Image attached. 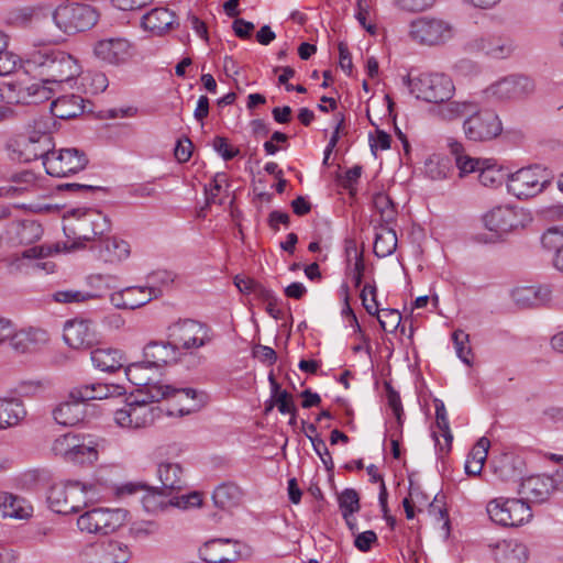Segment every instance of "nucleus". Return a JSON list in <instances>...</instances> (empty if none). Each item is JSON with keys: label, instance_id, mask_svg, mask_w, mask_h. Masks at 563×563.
I'll use <instances>...</instances> for the list:
<instances>
[{"label": "nucleus", "instance_id": "obj_51", "mask_svg": "<svg viewBox=\"0 0 563 563\" xmlns=\"http://www.w3.org/2000/svg\"><path fill=\"white\" fill-rule=\"evenodd\" d=\"M424 172L433 180L444 179L450 172V162L448 158L430 157L426 161Z\"/></svg>", "mask_w": 563, "mask_h": 563}, {"label": "nucleus", "instance_id": "obj_60", "mask_svg": "<svg viewBox=\"0 0 563 563\" xmlns=\"http://www.w3.org/2000/svg\"><path fill=\"white\" fill-rule=\"evenodd\" d=\"M228 181L224 173H218L214 175L212 183L209 188H205L206 202L207 205L216 203L217 197L222 188V185Z\"/></svg>", "mask_w": 563, "mask_h": 563}, {"label": "nucleus", "instance_id": "obj_32", "mask_svg": "<svg viewBox=\"0 0 563 563\" xmlns=\"http://www.w3.org/2000/svg\"><path fill=\"white\" fill-rule=\"evenodd\" d=\"M51 84L52 82H43L40 78L36 82H32L25 86L20 85L16 102L24 104H36L49 100L54 92L53 88L47 86Z\"/></svg>", "mask_w": 563, "mask_h": 563}, {"label": "nucleus", "instance_id": "obj_5", "mask_svg": "<svg viewBox=\"0 0 563 563\" xmlns=\"http://www.w3.org/2000/svg\"><path fill=\"white\" fill-rule=\"evenodd\" d=\"M53 20L62 31L71 34L91 29L98 21V13L85 3H67L55 9Z\"/></svg>", "mask_w": 563, "mask_h": 563}, {"label": "nucleus", "instance_id": "obj_13", "mask_svg": "<svg viewBox=\"0 0 563 563\" xmlns=\"http://www.w3.org/2000/svg\"><path fill=\"white\" fill-rule=\"evenodd\" d=\"M527 216L522 209L510 205L496 206L483 217L485 228L497 234H504L523 228Z\"/></svg>", "mask_w": 563, "mask_h": 563}, {"label": "nucleus", "instance_id": "obj_30", "mask_svg": "<svg viewBox=\"0 0 563 563\" xmlns=\"http://www.w3.org/2000/svg\"><path fill=\"white\" fill-rule=\"evenodd\" d=\"M157 476L168 493L181 490L186 487L184 471L179 463L163 462L157 467Z\"/></svg>", "mask_w": 563, "mask_h": 563}, {"label": "nucleus", "instance_id": "obj_57", "mask_svg": "<svg viewBox=\"0 0 563 563\" xmlns=\"http://www.w3.org/2000/svg\"><path fill=\"white\" fill-rule=\"evenodd\" d=\"M479 183L485 187H497L501 185L503 175L494 166L483 165L478 175Z\"/></svg>", "mask_w": 563, "mask_h": 563}, {"label": "nucleus", "instance_id": "obj_20", "mask_svg": "<svg viewBox=\"0 0 563 563\" xmlns=\"http://www.w3.org/2000/svg\"><path fill=\"white\" fill-rule=\"evenodd\" d=\"M64 340L73 349H89L97 341L96 330L90 320L74 319L64 325Z\"/></svg>", "mask_w": 563, "mask_h": 563}, {"label": "nucleus", "instance_id": "obj_10", "mask_svg": "<svg viewBox=\"0 0 563 563\" xmlns=\"http://www.w3.org/2000/svg\"><path fill=\"white\" fill-rule=\"evenodd\" d=\"M545 170L540 166H529L511 174L507 181V189L519 199H527L541 192L547 184Z\"/></svg>", "mask_w": 563, "mask_h": 563}, {"label": "nucleus", "instance_id": "obj_53", "mask_svg": "<svg viewBox=\"0 0 563 563\" xmlns=\"http://www.w3.org/2000/svg\"><path fill=\"white\" fill-rule=\"evenodd\" d=\"M0 509L4 516L23 518V508L21 507V499L7 492H0Z\"/></svg>", "mask_w": 563, "mask_h": 563}, {"label": "nucleus", "instance_id": "obj_17", "mask_svg": "<svg viewBox=\"0 0 563 563\" xmlns=\"http://www.w3.org/2000/svg\"><path fill=\"white\" fill-rule=\"evenodd\" d=\"M377 289L375 285L366 284L361 294L362 305L371 316H376L380 328L386 332H394L401 322V314L395 309H378Z\"/></svg>", "mask_w": 563, "mask_h": 563}, {"label": "nucleus", "instance_id": "obj_25", "mask_svg": "<svg viewBox=\"0 0 563 563\" xmlns=\"http://www.w3.org/2000/svg\"><path fill=\"white\" fill-rule=\"evenodd\" d=\"M55 421L65 427H73L86 417V402L80 399H71L60 402L54 410Z\"/></svg>", "mask_w": 563, "mask_h": 563}, {"label": "nucleus", "instance_id": "obj_58", "mask_svg": "<svg viewBox=\"0 0 563 563\" xmlns=\"http://www.w3.org/2000/svg\"><path fill=\"white\" fill-rule=\"evenodd\" d=\"M308 439L311 441L314 452L321 459L323 465L328 471H331L334 467V463L332 456L325 445V442L319 435H310L308 434Z\"/></svg>", "mask_w": 563, "mask_h": 563}, {"label": "nucleus", "instance_id": "obj_34", "mask_svg": "<svg viewBox=\"0 0 563 563\" xmlns=\"http://www.w3.org/2000/svg\"><path fill=\"white\" fill-rule=\"evenodd\" d=\"M92 364L102 372L113 373L124 365V358L119 350L111 347L96 349L91 352Z\"/></svg>", "mask_w": 563, "mask_h": 563}, {"label": "nucleus", "instance_id": "obj_56", "mask_svg": "<svg viewBox=\"0 0 563 563\" xmlns=\"http://www.w3.org/2000/svg\"><path fill=\"white\" fill-rule=\"evenodd\" d=\"M435 420L438 428L442 431V435L445 439L448 450L451 448L452 434L450 431L449 420L446 417V410L442 401H435Z\"/></svg>", "mask_w": 563, "mask_h": 563}, {"label": "nucleus", "instance_id": "obj_47", "mask_svg": "<svg viewBox=\"0 0 563 563\" xmlns=\"http://www.w3.org/2000/svg\"><path fill=\"white\" fill-rule=\"evenodd\" d=\"M18 56L9 51V37L0 31V76H7L14 71Z\"/></svg>", "mask_w": 563, "mask_h": 563}, {"label": "nucleus", "instance_id": "obj_22", "mask_svg": "<svg viewBox=\"0 0 563 563\" xmlns=\"http://www.w3.org/2000/svg\"><path fill=\"white\" fill-rule=\"evenodd\" d=\"M95 54L106 63L118 65L129 58L130 43L121 37L101 40L95 46Z\"/></svg>", "mask_w": 563, "mask_h": 563}, {"label": "nucleus", "instance_id": "obj_38", "mask_svg": "<svg viewBox=\"0 0 563 563\" xmlns=\"http://www.w3.org/2000/svg\"><path fill=\"white\" fill-rule=\"evenodd\" d=\"M473 45L476 49L494 58H504L508 56L511 51L507 40L495 35L476 38Z\"/></svg>", "mask_w": 563, "mask_h": 563}, {"label": "nucleus", "instance_id": "obj_62", "mask_svg": "<svg viewBox=\"0 0 563 563\" xmlns=\"http://www.w3.org/2000/svg\"><path fill=\"white\" fill-rule=\"evenodd\" d=\"M192 142L189 137L184 136L179 139L176 143L174 155L178 163H186L190 159L192 155Z\"/></svg>", "mask_w": 563, "mask_h": 563}, {"label": "nucleus", "instance_id": "obj_63", "mask_svg": "<svg viewBox=\"0 0 563 563\" xmlns=\"http://www.w3.org/2000/svg\"><path fill=\"white\" fill-rule=\"evenodd\" d=\"M212 145L214 151L219 153L224 161H230L240 153L238 148L230 147L228 140L223 136H216Z\"/></svg>", "mask_w": 563, "mask_h": 563}, {"label": "nucleus", "instance_id": "obj_24", "mask_svg": "<svg viewBox=\"0 0 563 563\" xmlns=\"http://www.w3.org/2000/svg\"><path fill=\"white\" fill-rule=\"evenodd\" d=\"M178 352L167 338L166 341H151L144 347V361L150 367H157L177 361Z\"/></svg>", "mask_w": 563, "mask_h": 563}, {"label": "nucleus", "instance_id": "obj_31", "mask_svg": "<svg viewBox=\"0 0 563 563\" xmlns=\"http://www.w3.org/2000/svg\"><path fill=\"white\" fill-rule=\"evenodd\" d=\"M244 493L239 485L232 482L219 485L212 495L216 507L230 510L241 505Z\"/></svg>", "mask_w": 563, "mask_h": 563}, {"label": "nucleus", "instance_id": "obj_43", "mask_svg": "<svg viewBox=\"0 0 563 563\" xmlns=\"http://www.w3.org/2000/svg\"><path fill=\"white\" fill-rule=\"evenodd\" d=\"M475 106L473 101H444L438 107L437 113L443 120L452 121L464 115L468 117Z\"/></svg>", "mask_w": 563, "mask_h": 563}, {"label": "nucleus", "instance_id": "obj_9", "mask_svg": "<svg viewBox=\"0 0 563 563\" xmlns=\"http://www.w3.org/2000/svg\"><path fill=\"white\" fill-rule=\"evenodd\" d=\"M49 508L62 515L78 512L87 504L85 487L78 482L55 484L47 495Z\"/></svg>", "mask_w": 563, "mask_h": 563}, {"label": "nucleus", "instance_id": "obj_42", "mask_svg": "<svg viewBox=\"0 0 563 563\" xmlns=\"http://www.w3.org/2000/svg\"><path fill=\"white\" fill-rule=\"evenodd\" d=\"M544 249L553 250V266L563 273V229H550L541 238Z\"/></svg>", "mask_w": 563, "mask_h": 563}, {"label": "nucleus", "instance_id": "obj_33", "mask_svg": "<svg viewBox=\"0 0 563 563\" xmlns=\"http://www.w3.org/2000/svg\"><path fill=\"white\" fill-rule=\"evenodd\" d=\"M175 22V13L166 8H155L142 19L143 26L156 34H163L168 31Z\"/></svg>", "mask_w": 563, "mask_h": 563}, {"label": "nucleus", "instance_id": "obj_59", "mask_svg": "<svg viewBox=\"0 0 563 563\" xmlns=\"http://www.w3.org/2000/svg\"><path fill=\"white\" fill-rule=\"evenodd\" d=\"M387 395L388 405L391 408L394 415L396 416L397 423L399 428L402 426L401 415H402V405L400 400L399 394L391 387L390 383L384 384Z\"/></svg>", "mask_w": 563, "mask_h": 563}, {"label": "nucleus", "instance_id": "obj_28", "mask_svg": "<svg viewBox=\"0 0 563 563\" xmlns=\"http://www.w3.org/2000/svg\"><path fill=\"white\" fill-rule=\"evenodd\" d=\"M85 111L84 99L77 95H66L51 103V112L63 120L74 119Z\"/></svg>", "mask_w": 563, "mask_h": 563}, {"label": "nucleus", "instance_id": "obj_49", "mask_svg": "<svg viewBox=\"0 0 563 563\" xmlns=\"http://www.w3.org/2000/svg\"><path fill=\"white\" fill-rule=\"evenodd\" d=\"M373 203L377 212L380 214V220L386 225L396 219V208L390 197L386 194L378 192L373 198Z\"/></svg>", "mask_w": 563, "mask_h": 563}, {"label": "nucleus", "instance_id": "obj_50", "mask_svg": "<svg viewBox=\"0 0 563 563\" xmlns=\"http://www.w3.org/2000/svg\"><path fill=\"white\" fill-rule=\"evenodd\" d=\"M98 460V451L96 445L91 442L84 443L82 439L79 441V448L75 449L68 462L77 463L80 465H92Z\"/></svg>", "mask_w": 563, "mask_h": 563}, {"label": "nucleus", "instance_id": "obj_44", "mask_svg": "<svg viewBox=\"0 0 563 563\" xmlns=\"http://www.w3.org/2000/svg\"><path fill=\"white\" fill-rule=\"evenodd\" d=\"M230 544L231 541L228 539H218L207 542L205 548L206 551L210 552V558L206 560L211 563H225L234 561L238 556V553L235 551L230 552L227 550Z\"/></svg>", "mask_w": 563, "mask_h": 563}, {"label": "nucleus", "instance_id": "obj_61", "mask_svg": "<svg viewBox=\"0 0 563 563\" xmlns=\"http://www.w3.org/2000/svg\"><path fill=\"white\" fill-rule=\"evenodd\" d=\"M435 0H395L398 9L407 12H421L433 5Z\"/></svg>", "mask_w": 563, "mask_h": 563}, {"label": "nucleus", "instance_id": "obj_12", "mask_svg": "<svg viewBox=\"0 0 563 563\" xmlns=\"http://www.w3.org/2000/svg\"><path fill=\"white\" fill-rule=\"evenodd\" d=\"M87 163L84 152L77 148H62L58 152L52 150L51 155L44 161V167L51 176L66 177L82 170Z\"/></svg>", "mask_w": 563, "mask_h": 563}, {"label": "nucleus", "instance_id": "obj_46", "mask_svg": "<svg viewBox=\"0 0 563 563\" xmlns=\"http://www.w3.org/2000/svg\"><path fill=\"white\" fill-rule=\"evenodd\" d=\"M42 225L35 220H23L18 224L16 238L22 244H32L41 239Z\"/></svg>", "mask_w": 563, "mask_h": 563}, {"label": "nucleus", "instance_id": "obj_35", "mask_svg": "<svg viewBox=\"0 0 563 563\" xmlns=\"http://www.w3.org/2000/svg\"><path fill=\"white\" fill-rule=\"evenodd\" d=\"M448 146L450 148L451 154L455 157L456 167L460 170V176L464 177L467 174L474 172H481L483 165L487 162L478 158L471 157L466 155L464 152V146L457 140H449Z\"/></svg>", "mask_w": 563, "mask_h": 563}, {"label": "nucleus", "instance_id": "obj_48", "mask_svg": "<svg viewBox=\"0 0 563 563\" xmlns=\"http://www.w3.org/2000/svg\"><path fill=\"white\" fill-rule=\"evenodd\" d=\"M80 440L81 438L77 434L66 433L54 441L52 450L55 455L68 461L75 449L79 448Z\"/></svg>", "mask_w": 563, "mask_h": 563}, {"label": "nucleus", "instance_id": "obj_37", "mask_svg": "<svg viewBox=\"0 0 563 563\" xmlns=\"http://www.w3.org/2000/svg\"><path fill=\"white\" fill-rule=\"evenodd\" d=\"M26 416L19 399H0V430L18 426Z\"/></svg>", "mask_w": 563, "mask_h": 563}, {"label": "nucleus", "instance_id": "obj_21", "mask_svg": "<svg viewBox=\"0 0 563 563\" xmlns=\"http://www.w3.org/2000/svg\"><path fill=\"white\" fill-rule=\"evenodd\" d=\"M156 289L148 287H126L110 296L111 303L119 309H136L156 297Z\"/></svg>", "mask_w": 563, "mask_h": 563}, {"label": "nucleus", "instance_id": "obj_3", "mask_svg": "<svg viewBox=\"0 0 563 563\" xmlns=\"http://www.w3.org/2000/svg\"><path fill=\"white\" fill-rule=\"evenodd\" d=\"M167 338L176 351H194L206 346L213 340L211 328L195 319H179L167 328Z\"/></svg>", "mask_w": 563, "mask_h": 563}, {"label": "nucleus", "instance_id": "obj_45", "mask_svg": "<svg viewBox=\"0 0 563 563\" xmlns=\"http://www.w3.org/2000/svg\"><path fill=\"white\" fill-rule=\"evenodd\" d=\"M102 245L101 256L106 262L122 261L130 255V245L123 240L107 239Z\"/></svg>", "mask_w": 563, "mask_h": 563}, {"label": "nucleus", "instance_id": "obj_19", "mask_svg": "<svg viewBox=\"0 0 563 563\" xmlns=\"http://www.w3.org/2000/svg\"><path fill=\"white\" fill-rule=\"evenodd\" d=\"M148 368L151 367L143 361L133 363L126 366L125 375L133 385L145 388V393L151 401H159L168 398L170 385L152 382L144 373Z\"/></svg>", "mask_w": 563, "mask_h": 563}, {"label": "nucleus", "instance_id": "obj_64", "mask_svg": "<svg viewBox=\"0 0 563 563\" xmlns=\"http://www.w3.org/2000/svg\"><path fill=\"white\" fill-rule=\"evenodd\" d=\"M377 542V534L373 530L358 533L355 537L354 545L361 552H368L374 543Z\"/></svg>", "mask_w": 563, "mask_h": 563}, {"label": "nucleus", "instance_id": "obj_23", "mask_svg": "<svg viewBox=\"0 0 563 563\" xmlns=\"http://www.w3.org/2000/svg\"><path fill=\"white\" fill-rule=\"evenodd\" d=\"M520 493L527 499L542 503L547 500L553 490L556 489L554 476L536 475L530 476L521 482Z\"/></svg>", "mask_w": 563, "mask_h": 563}, {"label": "nucleus", "instance_id": "obj_36", "mask_svg": "<svg viewBox=\"0 0 563 563\" xmlns=\"http://www.w3.org/2000/svg\"><path fill=\"white\" fill-rule=\"evenodd\" d=\"M9 181L11 185L2 188V190H4L3 195L7 197L14 198L37 189L36 175L31 170H22L20 173L12 174Z\"/></svg>", "mask_w": 563, "mask_h": 563}, {"label": "nucleus", "instance_id": "obj_54", "mask_svg": "<svg viewBox=\"0 0 563 563\" xmlns=\"http://www.w3.org/2000/svg\"><path fill=\"white\" fill-rule=\"evenodd\" d=\"M453 341L456 350L457 356L467 365H471V355L472 349L468 345V334L462 330L454 331Z\"/></svg>", "mask_w": 563, "mask_h": 563}, {"label": "nucleus", "instance_id": "obj_7", "mask_svg": "<svg viewBox=\"0 0 563 563\" xmlns=\"http://www.w3.org/2000/svg\"><path fill=\"white\" fill-rule=\"evenodd\" d=\"M411 93L427 102L443 103L449 101L454 92V85L443 74L421 75L415 79H408Z\"/></svg>", "mask_w": 563, "mask_h": 563}, {"label": "nucleus", "instance_id": "obj_41", "mask_svg": "<svg viewBox=\"0 0 563 563\" xmlns=\"http://www.w3.org/2000/svg\"><path fill=\"white\" fill-rule=\"evenodd\" d=\"M397 247V235L395 230L387 225H380L375 235L374 253L377 257L391 255Z\"/></svg>", "mask_w": 563, "mask_h": 563}, {"label": "nucleus", "instance_id": "obj_55", "mask_svg": "<svg viewBox=\"0 0 563 563\" xmlns=\"http://www.w3.org/2000/svg\"><path fill=\"white\" fill-rule=\"evenodd\" d=\"M53 300L59 303H73V302H84L89 299H92L95 296L89 292H84L80 290H59L52 295Z\"/></svg>", "mask_w": 563, "mask_h": 563}, {"label": "nucleus", "instance_id": "obj_4", "mask_svg": "<svg viewBox=\"0 0 563 563\" xmlns=\"http://www.w3.org/2000/svg\"><path fill=\"white\" fill-rule=\"evenodd\" d=\"M492 521L501 527H519L530 521L532 511L522 498L497 497L486 507Z\"/></svg>", "mask_w": 563, "mask_h": 563}, {"label": "nucleus", "instance_id": "obj_16", "mask_svg": "<svg viewBox=\"0 0 563 563\" xmlns=\"http://www.w3.org/2000/svg\"><path fill=\"white\" fill-rule=\"evenodd\" d=\"M532 80L522 75H511L492 84L485 95L498 101L522 98L533 91Z\"/></svg>", "mask_w": 563, "mask_h": 563}, {"label": "nucleus", "instance_id": "obj_2", "mask_svg": "<svg viewBox=\"0 0 563 563\" xmlns=\"http://www.w3.org/2000/svg\"><path fill=\"white\" fill-rule=\"evenodd\" d=\"M54 146L52 134L41 130H34L27 136L10 139L5 144L10 158L23 163L38 158L46 161Z\"/></svg>", "mask_w": 563, "mask_h": 563}, {"label": "nucleus", "instance_id": "obj_15", "mask_svg": "<svg viewBox=\"0 0 563 563\" xmlns=\"http://www.w3.org/2000/svg\"><path fill=\"white\" fill-rule=\"evenodd\" d=\"M148 396L141 400L134 399L114 412V421L123 428H145L154 421V407Z\"/></svg>", "mask_w": 563, "mask_h": 563}, {"label": "nucleus", "instance_id": "obj_40", "mask_svg": "<svg viewBox=\"0 0 563 563\" xmlns=\"http://www.w3.org/2000/svg\"><path fill=\"white\" fill-rule=\"evenodd\" d=\"M490 446V442L487 438H481L471 450L466 463H465V472L467 475H479L484 463L487 459L488 449Z\"/></svg>", "mask_w": 563, "mask_h": 563}, {"label": "nucleus", "instance_id": "obj_14", "mask_svg": "<svg viewBox=\"0 0 563 563\" xmlns=\"http://www.w3.org/2000/svg\"><path fill=\"white\" fill-rule=\"evenodd\" d=\"M144 490L146 494L143 496L142 503L144 508L150 512L163 510L167 506L186 509L188 507L200 506L202 504V496L198 492L176 496L166 500V497H168L170 493L164 489V487L159 489L148 486V488Z\"/></svg>", "mask_w": 563, "mask_h": 563}, {"label": "nucleus", "instance_id": "obj_26", "mask_svg": "<svg viewBox=\"0 0 563 563\" xmlns=\"http://www.w3.org/2000/svg\"><path fill=\"white\" fill-rule=\"evenodd\" d=\"M123 388L121 386L106 385L101 383L85 384L75 387L70 390L71 399H80L85 402L96 399H106L114 394L122 395Z\"/></svg>", "mask_w": 563, "mask_h": 563}, {"label": "nucleus", "instance_id": "obj_11", "mask_svg": "<svg viewBox=\"0 0 563 563\" xmlns=\"http://www.w3.org/2000/svg\"><path fill=\"white\" fill-rule=\"evenodd\" d=\"M410 36L420 44L439 45L452 37V29L441 19L421 16L410 23Z\"/></svg>", "mask_w": 563, "mask_h": 563}, {"label": "nucleus", "instance_id": "obj_52", "mask_svg": "<svg viewBox=\"0 0 563 563\" xmlns=\"http://www.w3.org/2000/svg\"><path fill=\"white\" fill-rule=\"evenodd\" d=\"M339 506L344 519L360 510V497L355 489L346 488L339 496Z\"/></svg>", "mask_w": 563, "mask_h": 563}, {"label": "nucleus", "instance_id": "obj_18", "mask_svg": "<svg viewBox=\"0 0 563 563\" xmlns=\"http://www.w3.org/2000/svg\"><path fill=\"white\" fill-rule=\"evenodd\" d=\"M86 555L88 563H128L131 550L119 540H107L90 545Z\"/></svg>", "mask_w": 563, "mask_h": 563}, {"label": "nucleus", "instance_id": "obj_39", "mask_svg": "<svg viewBox=\"0 0 563 563\" xmlns=\"http://www.w3.org/2000/svg\"><path fill=\"white\" fill-rule=\"evenodd\" d=\"M495 559L497 563H526L528 550L522 543L503 542L496 547Z\"/></svg>", "mask_w": 563, "mask_h": 563}, {"label": "nucleus", "instance_id": "obj_27", "mask_svg": "<svg viewBox=\"0 0 563 563\" xmlns=\"http://www.w3.org/2000/svg\"><path fill=\"white\" fill-rule=\"evenodd\" d=\"M110 229V219L102 212L92 210L86 213L80 222V231L82 234L79 239H82L84 241H91L95 238L109 232Z\"/></svg>", "mask_w": 563, "mask_h": 563}, {"label": "nucleus", "instance_id": "obj_8", "mask_svg": "<svg viewBox=\"0 0 563 563\" xmlns=\"http://www.w3.org/2000/svg\"><path fill=\"white\" fill-rule=\"evenodd\" d=\"M126 517L128 511L121 508H95L79 516L77 526L82 532L108 534L122 527Z\"/></svg>", "mask_w": 563, "mask_h": 563}, {"label": "nucleus", "instance_id": "obj_6", "mask_svg": "<svg viewBox=\"0 0 563 563\" xmlns=\"http://www.w3.org/2000/svg\"><path fill=\"white\" fill-rule=\"evenodd\" d=\"M465 137L473 142L495 140L503 132V123L498 114L488 108L475 109L463 122Z\"/></svg>", "mask_w": 563, "mask_h": 563}, {"label": "nucleus", "instance_id": "obj_29", "mask_svg": "<svg viewBox=\"0 0 563 563\" xmlns=\"http://www.w3.org/2000/svg\"><path fill=\"white\" fill-rule=\"evenodd\" d=\"M551 290L542 286L518 287L512 291V298L521 308L536 307L550 300Z\"/></svg>", "mask_w": 563, "mask_h": 563}, {"label": "nucleus", "instance_id": "obj_1", "mask_svg": "<svg viewBox=\"0 0 563 563\" xmlns=\"http://www.w3.org/2000/svg\"><path fill=\"white\" fill-rule=\"evenodd\" d=\"M24 68L41 77L43 82L52 84L69 81L79 74L77 60L71 55L47 46L31 52Z\"/></svg>", "mask_w": 563, "mask_h": 563}]
</instances>
